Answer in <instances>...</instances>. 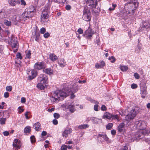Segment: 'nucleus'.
<instances>
[{"mask_svg": "<svg viewBox=\"0 0 150 150\" xmlns=\"http://www.w3.org/2000/svg\"><path fill=\"white\" fill-rule=\"evenodd\" d=\"M95 66L96 68L97 69H99L102 68V67H101V66L100 65V64L98 63H96V64Z\"/></svg>", "mask_w": 150, "mask_h": 150, "instance_id": "nucleus-50", "label": "nucleus"}, {"mask_svg": "<svg viewBox=\"0 0 150 150\" xmlns=\"http://www.w3.org/2000/svg\"><path fill=\"white\" fill-rule=\"evenodd\" d=\"M124 126L125 124L123 123L119 124L117 128L118 132L120 133H124L125 132Z\"/></svg>", "mask_w": 150, "mask_h": 150, "instance_id": "nucleus-11", "label": "nucleus"}, {"mask_svg": "<svg viewBox=\"0 0 150 150\" xmlns=\"http://www.w3.org/2000/svg\"><path fill=\"white\" fill-rule=\"evenodd\" d=\"M47 78L46 75L41 74L38 77V82L47 83Z\"/></svg>", "mask_w": 150, "mask_h": 150, "instance_id": "nucleus-9", "label": "nucleus"}, {"mask_svg": "<svg viewBox=\"0 0 150 150\" xmlns=\"http://www.w3.org/2000/svg\"><path fill=\"white\" fill-rule=\"evenodd\" d=\"M40 33L41 34H43L46 32V29L45 28H42L40 30Z\"/></svg>", "mask_w": 150, "mask_h": 150, "instance_id": "nucleus-44", "label": "nucleus"}, {"mask_svg": "<svg viewBox=\"0 0 150 150\" xmlns=\"http://www.w3.org/2000/svg\"><path fill=\"white\" fill-rule=\"evenodd\" d=\"M74 106L73 105H69L68 107V109L69 110V111L71 112V113H73L74 111Z\"/></svg>", "mask_w": 150, "mask_h": 150, "instance_id": "nucleus-27", "label": "nucleus"}, {"mask_svg": "<svg viewBox=\"0 0 150 150\" xmlns=\"http://www.w3.org/2000/svg\"><path fill=\"white\" fill-rule=\"evenodd\" d=\"M138 110L137 108H132L129 113L125 117V120L128 122L133 120L136 116V114L138 113Z\"/></svg>", "mask_w": 150, "mask_h": 150, "instance_id": "nucleus-3", "label": "nucleus"}, {"mask_svg": "<svg viewBox=\"0 0 150 150\" xmlns=\"http://www.w3.org/2000/svg\"><path fill=\"white\" fill-rule=\"evenodd\" d=\"M112 119L115 120L117 119L118 121H119V116L118 115H112Z\"/></svg>", "mask_w": 150, "mask_h": 150, "instance_id": "nucleus-34", "label": "nucleus"}, {"mask_svg": "<svg viewBox=\"0 0 150 150\" xmlns=\"http://www.w3.org/2000/svg\"><path fill=\"white\" fill-rule=\"evenodd\" d=\"M16 56L17 59H22V57L21 55V54L19 52H18L16 54Z\"/></svg>", "mask_w": 150, "mask_h": 150, "instance_id": "nucleus-43", "label": "nucleus"}, {"mask_svg": "<svg viewBox=\"0 0 150 150\" xmlns=\"http://www.w3.org/2000/svg\"><path fill=\"white\" fill-rule=\"evenodd\" d=\"M134 76L135 78L136 79H139V74L137 73H135L134 74Z\"/></svg>", "mask_w": 150, "mask_h": 150, "instance_id": "nucleus-54", "label": "nucleus"}, {"mask_svg": "<svg viewBox=\"0 0 150 150\" xmlns=\"http://www.w3.org/2000/svg\"><path fill=\"white\" fill-rule=\"evenodd\" d=\"M71 90L68 87L65 86L62 90L55 91L54 93V96L52 98L55 100V101H61L67 96L71 94Z\"/></svg>", "mask_w": 150, "mask_h": 150, "instance_id": "nucleus-1", "label": "nucleus"}, {"mask_svg": "<svg viewBox=\"0 0 150 150\" xmlns=\"http://www.w3.org/2000/svg\"><path fill=\"white\" fill-rule=\"evenodd\" d=\"M75 85L76 86L74 88V86H73V88L74 89V90L75 92H76L77 91H78V85H76V84H75Z\"/></svg>", "mask_w": 150, "mask_h": 150, "instance_id": "nucleus-56", "label": "nucleus"}, {"mask_svg": "<svg viewBox=\"0 0 150 150\" xmlns=\"http://www.w3.org/2000/svg\"><path fill=\"white\" fill-rule=\"evenodd\" d=\"M50 35V34L48 32L45 33L43 35L44 37L45 38H48Z\"/></svg>", "mask_w": 150, "mask_h": 150, "instance_id": "nucleus-51", "label": "nucleus"}, {"mask_svg": "<svg viewBox=\"0 0 150 150\" xmlns=\"http://www.w3.org/2000/svg\"><path fill=\"white\" fill-rule=\"evenodd\" d=\"M49 58L53 62L56 61L58 59L57 56L54 54L52 53L50 54Z\"/></svg>", "mask_w": 150, "mask_h": 150, "instance_id": "nucleus-20", "label": "nucleus"}, {"mask_svg": "<svg viewBox=\"0 0 150 150\" xmlns=\"http://www.w3.org/2000/svg\"><path fill=\"white\" fill-rule=\"evenodd\" d=\"M53 123L55 125H56L58 124V122L57 120L54 119L52 121Z\"/></svg>", "mask_w": 150, "mask_h": 150, "instance_id": "nucleus-60", "label": "nucleus"}, {"mask_svg": "<svg viewBox=\"0 0 150 150\" xmlns=\"http://www.w3.org/2000/svg\"><path fill=\"white\" fill-rule=\"evenodd\" d=\"M31 142L32 143H33L35 142V138L34 136H32L30 137Z\"/></svg>", "mask_w": 150, "mask_h": 150, "instance_id": "nucleus-41", "label": "nucleus"}, {"mask_svg": "<svg viewBox=\"0 0 150 150\" xmlns=\"http://www.w3.org/2000/svg\"><path fill=\"white\" fill-rule=\"evenodd\" d=\"M18 109L19 110L18 112L19 114H20L22 112H23L24 110V109H22L21 108V106H19L18 108Z\"/></svg>", "mask_w": 150, "mask_h": 150, "instance_id": "nucleus-52", "label": "nucleus"}, {"mask_svg": "<svg viewBox=\"0 0 150 150\" xmlns=\"http://www.w3.org/2000/svg\"><path fill=\"white\" fill-rule=\"evenodd\" d=\"M33 127L36 131H38L41 129V124L39 122L35 123L33 125Z\"/></svg>", "mask_w": 150, "mask_h": 150, "instance_id": "nucleus-18", "label": "nucleus"}, {"mask_svg": "<svg viewBox=\"0 0 150 150\" xmlns=\"http://www.w3.org/2000/svg\"><path fill=\"white\" fill-rule=\"evenodd\" d=\"M40 36V34L39 33L35 32V34L34 36V38L35 41L38 42L39 41Z\"/></svg>", "mask_w": 150, "mask_h": 150, "instance_id": "nucleus-23", "label": "nucleus"}, {"mask_svg": "<svg viewBox=\"0 0 150 150\" xmlns=\"http://www.w3.org/2000/svg\"><path fill=\"white\" fill-rule=\"evenodd\" d=\"M45 84V83H42L39 82L37 85V86L41 90L44 89L45 88V86L43 85V84Z\"/></svg>", "mask_w": 150, "mask_h": 150, "instance_id": "nucleus-29", "label": "nucleus"}, {"mask_svg": "<svg viewBox=\"0 0 150 150\" xmlns=\"http://www.w3.org/2000/svg\"><path fill=\"white\" fill-rule=\"evenodd\" d=\"M89 127V126L88 124H84L83 125H79L78 127V128L79 129H83L87 128Z\"/></svg>", "mask_w": 150, "mask_h": 150, "instance_id": "nucleus-28", "label": "nucleus"}, {"mask_svg": "<svg viewBox=\"0 0 150 150\" xmlns=\"http://www.w3.org/2000/svg\"><path fill=\"white\" fill-rule=\"evenodd\" d=\"M91 15L90 9L87 6H85L83 11L82 18L83 19L87 21H90L91 19Z\"/></svg>", "mask_w": 150, "mask_h": 150, "instance_id": "nucleus-4", "label": "nucleus"}, {"mask_svg": "<svg viewBox=\"0 0 150 150\" xmlns=\"http://www.w3.org/2000/svg\"><path fill=\"white\" fill-rule=\"evenodd\" d=\"M7 17V14L6 12L0 10V19H2Z\"/></svg>", "mask_w": 150, "mask_h": 150, "instance_id": "nucleus-19", "label": "nucleus"}, {"mask_svg": "<svg viewBox=\"0 0 150 150\" xmlns=\"http://www.w3.org/2000/svg\"><path fill=\"white\" fill-rule=\"evenodd\" d=\"M67 146L66 145H63L61 147V150H67Z\"/></svg>", "mask_w": 150, "mask_h": 150, "instance_id": "nucleus-53", "label": "nucleus"}, {"mask_svg": "<svg viewBox=\"0 0 150 150\" xmlns=\"http://www.w3.org/2000/svg\"><path fill=\"white\" fill-rule=\"evenodd\" d=\"M25 11L26 13L27 14L28 16V17H29V18L33 17L35 14L33 12H30V11H27V10L25 9Z\"/></svg>", "mask_w": 150, "mask_h": 150, "instance_id": "nucleus-24", "label": "nucleus"}, {"mask_svg": "<svg viewBox=\"0 0 150 150\" xmlns=\"http://www.w3.org/2000/svg\"><path fill=\"white\" fill-rule=\"evenodd\" d=\"M54 117L56 119H58L60 117L59 115L57 113H55L54 114Z\"/></svg>", "mask_w": 150, "mask_h": 150, "instance_id": "nucleus-49", "label": "nucleus"}, {"mask_svg": "<svg viewBox=\"0 0 150 150\" xmlns=\"http://www.w3.org/2000/svg\"><path fill=\"white\" fill-rule=\"evenodd\" d=\"M43 71L44 73H46L49 75L53 74V70L51 68L45 69H43Z\"/></svg>", "mask_w": 150, "mask_h": 150, "instance_id": "nucleus-14", "label": "nucleus"}, {"mask_svg": "<svg viewBox=\"0 0 150 150\" xmlns=\"http://www.w3.org/2000/svg\"><path fill=\"white\" fill-rule=\"evenodd\" d=\"M98 105H94V110L96 111H98Z\"/></svg>", "mask_w": 150, "mask_h": 150, "instance_id": "nucleus-57", "label": "nucleus"}, {"mask_svg": "<svg viewBox=\"0 0 150 150\" xmlns=\"http://www.w3.org/2000/svg\"><path fill=\"white\" fill-rule=\"evenodd\" d=\"M47 134V132L45 131H43L42 132L41 135L42 136H45Z\"/></svg>", "mask_w": 150, "mask_h": 150, "instance_id": "nucleus-63", "label": "nucleus"}, {"mask_svg": "<svg viewBox=\"0 0 150 150\" xmlns=\"http://www.w3.org/2000/svg\"><path fill=\"white\" fill-rule=\"evenodd\" d=\"M31 75L29 76L28 77V79L31 80L34 79L36 77L37 75V73L36 71L34 70H32L31 71Z\"/></svg>", "mask_w": 150, "mask_h": 150, "instance_id": "nucleus-16", "label": "nucleus"}, {"mask_svg": "<svg viewBox=\"0 0 150 150\" xmlns=\"http://www.w3.org/2000/svg\"><path fill=\"white\" fill-rule=\"evenodd\" d=\"M98 119L97 118L94 117H93L91 119L92 121L95 124L97 123L98 122Z\"/></svg>", "mask_w": 150, "mask_h": 150, "instance_id": "nucleus-38", "label": "nucleus"}, {"mask_svg": "<svg viewBox=\"0 0 150 150\" xmlns=\"http://www.w3.org/2000/svg\"><path fill=\"white\" fill-rule=\"evenodd\" d=\"M141 92L142 94V97L143 98H145L147 94L146 91V87L145 86H142L141 88Z\"/></svg>", "mask_w": 150, "mask_h": 150, "instance_id": "nucleus-13", "label": "nucleus"}, {"mask_svg": "<svg viewBox=\"0 0 150 150\" xmlns=\"http://www.w3.org/2000/svg\"><path fill=\"white\" fill-rule=\"evenodd\" d=\"M131 87L132 89H134L137 88V86L136 84L133 83L131 85Z\"/></svg>", "mask_w": 150, "mask_h": 150, "instance_id": "nucleus-47", "label": "nucleus"}, {"mask_svg": "<svg viewBox=\"0 0 150 150\" xmlns=\"http://www.w3.org/2000/svg\"><path fill=\"white\" fill-rule=\"evenodd\" d=\"M135 126L138 129L145 130L146 126V123L144 121H137L135 122Z\"/></svg>", "mask_w": 150, "mask_h": 150, "instance_id": "nucleus-6", "label": "nucleus"}, {"mask_svg": "<svg viewBox=\"0 0 150 150\" xmlns=\"http://www.w3.org/2000/svg\"><path fill=\"white\" fill-rule=\"evenodd\" d=\"M148 23L147 22L144 21L143 22V25H142V27L144 28H147L149 27V26L148 25Z\"/></svg>", "mask_w": 150, "mask_h": 150, "instance_id": "nucleus-32", "label": "nucleus"}, {"mask_svg": "<svg viewBox=\"0 0 150 150\" xmlns=\"http://www.w3.org/2000/svg\"><path fill=\"white\" fill-rule=\"evenodd\" d=\"M77 32L79 34H81L83 33V30L81 28H79L77 30Z\"/></svg>", "mask_w": 150, "mask_h": 150, "instance_id": "nucleus-46", "label": "nucleus"}, {"mask_svg": "<svg viewBox=\"0 0 150 150\" xmlns=\"http://www.w3.org/2000/svg\"><path fill=\"white\" fill-rule=\"evenodd\" d=\"M120 114L122 116L126 115V112L124 110L121 109L120 112H119Z\"/></svg>", "mask_w": 150, "mask_h": 150, "instance_id": "nucleus-40", "label": "nucleus"}, {"mask_svg": "<svg viewBox=\"0 0 150 150\" xmlns=\"http://www.w3.org/2000/svg\"><path fill=\"white\" fill-rule=\"evenodd\" d=\"M138 132L135 134L136 138H140L141 137H143L144 136L148 135L150 133V131L146 129L145 130L139 129Z\"/></svg>", "mask_w": 150, "mask_h": 150, "instance_id": "nucleus-7", "label": "nucleus"}, {"mask_svg": "<svg viewBox=\"0 0 150 150\" xmlns=\"http://www.w3.org/2000/svg\"><path fill=\"white\" fill-rule=\"evenodd\" d=\"M94 34V31L89 27L83 33V36L88 40H91L93 35Z\"/></svg>", "mask_w": 150, "mask_h": 150, "instance_id": "nucleus-5", "label": "nucleus"}, {"mask_svg": "<svg viewBox=\"0 0 150 150\" xmlns=\"http://www.w3.org/2000/svg\"><path fill=\"white\" fill-rule=\"evenodd\" d=\"M3 134L5 136H8L9 134V133L8 131H5L3 132Z\"/></svg>", "mask_w": 150, "mask_h": 150, "instance_id": "nucleus-61", "label": "nucleus"}, {"mask_svg": "<svg viewBox=\"0 0 150 150\" xmlns=\"http://www.w3.org/2000/svg\"><path fill=\"white\" fill-rule=\"evenodd\" d=\"M113 124L112 123H109L107 125L106 128L107 129H110L113 126Z\"/></svg>", "mask_w": 150, "mask_h": 150, "instance_id": "nucleus-33", "label": "nucleus"}, {"mask_svg": "<svg viewBox=\"0 0 150 150\" xmlns=\"http://www.w3.org/2000/svg\"><path fill=\"white\" fill-rule=\"evenodd\" d=\"M29 113L28 111L26 112L25 114V116L26 118L27 119H29V117L28 116V115Z\"/></svg>", "mask_w": 150, "mask_h": 150, "instance_id": "nucleus-62", "label": "nucleus"}, {"mask_svg": "<svg viewBox=\"0 0 150 150\" xmlns=\"http://www.w3.org/2000/svg\"><path fill=\"white\" fill-rule=\"evenodd\" d=\"M31 51L30 50L26 52L25 58L30 59L31 58Z\"/></svg>", "mask_w": 150, "mask_h": 150, "instance_id": "nucleus-30", "label": "nucleus"}, {"mask_svg": "<svg viewBox=\"0 0 150 150\" xmlns=\"http://www.w3.org/2000/svg\"><path fill=\"white\" fill-rule=\"evenodd\" d=\"M4 33L6 35V37H8V38L9 39V35L10 34V31L8 30H5L4 32Z\"/></svg>", "mask_w": 150, "mask_h": 150, "instance_id": "nucleus-35", "label": "nucleus"}, {"mask_svg": "<svg viewBox=\"0 0 150 150\" xmlns=\"http://www.w3.org/2000/svg\"><path fill=\"white\" fill-rule=\"evenodd\" d=\"M49 15L47 13H42L41 16V21L42 23H44L47 21V19L48 18Z\"/></svg>", "mask_w": 150, "mask_h": 150, "instance_id": "nucleus-12", "label": "nucleus"}, {"mask_svg": "<svg viewBox=\"0 0 150 150\" xmlns=\"http://www.w3.org/2000/svg\"><path fill=\"white\" fill-rule=\"evenodd\" d=\"M65 60L64 59H61L59 62V64L60 67H64L65 65V62H64Z\"/></svg>", "mask_w": 150, "mask_h": 150, "instance_id": "nucleus-25", "label": "nucleus"}, {"mask_svg": "<svg viewBox=\"0 0 150 150\" xmlns=\"http://www.w3.org/2000/svg\"><path fill=\"white\" fill-rule=\"evenodd\" d=\"M25 12L24 11L22 14L20 16V18L21 20L25 21L29 18Z\"/></svg>", "mask_w": 150, "mask_h": 150, "instance_id": "nucleus-15", "label": "nucleus"}, {"mask_svg": "<svg viewBox=\"0 0 150 150\" xmlns=\"http://www.w3.org/2000/svg\"><path fill=\"white\" fill-rule=\"evenodd\" d=\"M26 9L27 10V11H31L30 12H33L34 14L35 13L36 11V9L35 8L34 6H30L29 8Z\"/></svg>", "mask_w": 150, "mask_h": 150, "instance_id": "nucleus-21", "label": "nucleus"}, {"mask_svg": "<svg viewBox=\"0 0 150 150\" xmlns=\"http://www.w3.org/2000/svg\"><path fill=\"white\" fill-rule=\"evenodd\" d=\"M120 69L122 71H126L128 69V67L126 66H121Z\"/></svg>", "mask_w": 150, "mask_h": 150, "instance_id": "nucleus-31", "label": "nucleus"}, {"mask_svg": "<svg viewBox=\"0 0 150 150\" xmlns=\"http://www.w3.org/2000/svg\"><path fill=\"white\" fill-rule=\"evenodd\" d=\"M8 3L12 6H15L16 5L14 0H8Z\"/></svg>", "mask_w": 150, "mask_h": 150, "instance_id": "nucleus-37", "label": "nucleus"}, {"mask_svg": "<svg viewBox=\"0 0 150 150\" xmlns=\"http://www.w3.org/2000/svg\"><path fill=\"white\" fill-rule=\"evenodd\" d=\"M112 117V114L108 112H106L103 115V118H106L108 119H110Z\"/></svg>", "mask_w": 150, "mask_h": 150, "instance_id": "nucleus-22", "label": "nucleus"}, {"mask_svg": "<svg viewBox=\"0 0 150 150\" xmlns=\"http://www.w3.org/2000/svg\"><path fill=\"white\" fill-rule=\"evenodd\" d=\"M120 150H128V148L127 146H125L122 148Z\"/></svg>", "mask_w": 150, "mask_h": 150, "instance_id": "nucleus-64", "label": "nucleus"}, {"mask_svg": "<svg viewBox=\"0 0 150 150\" xmlns=\"http://www.w3.org/2000/svg\"><path fill=\"white\" fill-rule=\"evenodd\" d=\"M72 131V129L71 128H70L68 129H65L62 133V136L65 137H68V134L71 132Z\"/></svg>", "mask_w": 150, "mask_h": 150, "instance_id": "nucleus-17", "label": "nucleus"}, {"mask_svg": "<svg viewBox=\"0 0 150 150\" xmlns=\"http://www.w3.org/2000/svg\"><path fill=\"white\" fill-rule=\"evenodd\" d=\"M109 59L111 60V62L112 63L114 62L115 61V57L113 56L110 57L109 58Z\"/></svg>", "mask_w": 150, "mask_h": 150, "instance_id": "nucleus-42", "label": "nucleus"}, {"mask_svg": "<svg viewBox=\"0 0 150 150\" xmlns=\"http://www.w3.org/2000/svg\"><path fill=\"white\" fill-rule=\"evenodd\" d=\"M71 6L69 5H67L65 6V8L67 10H70L71 9Z\"/></svg>", "mask_w": 150, "mask_h": 150, "instance_id": "nucleus-58", "label": "nucleus"}, {"mask_svg": "<svg viewBox=\"0 0 150 150\" xmlns=\"http://www.w3.org/2000/svg\"><path fill=\"white\" fill-rule=\"evenodd\" d=\"M9 43L12 47L13 52H16L18 50L19 45L17 38L12 35L11 37L10 41L9 42Z\"/></svg>", "mask_w": 150, "mask_h": 150, "instance_id": "nucleus-2", "label": "nucleus"}, {"mask_svg": "<svg viewBox=\"0 0 150 150\" xmlns=\"http://www.w3.org/2000/svg\"><path fill=\"white\" fill-rule=\"evenodd\" d=\"M24 131L25 133H29L31 131V127L29 126H26L24 128Z\"/></svg>", "mask_w": 150, "mask_h": 150, "instance_id": "nucleus-26", "label": "nucleus"}, {"mask_svg": "<svg viewBox=\"0 0 150 150\" xmlns=\"http://www.w3.org/2000/svg\"><path fill=\"white\" fill-rule=\"evenodd\" d=\"M95 8L93 10V11L95 13H98L100 12V9L98 7V8Z\"/></svg>", "mask_w": 150, "mask_h": 150, "instance_id": "nucleus-48", "label": "nucleus"}, {"mask_svg": "<svg viewBox=\"0 0 150 150\" xmlns=\"http://www.w3.org/2000/svg\"><path fill=\"white\" fill-rule=\"evenodd\" d=\"M4 24L7 26H10L11 25V23L10 21H9L7 20H5Z\"/></svg>", "mask_w": 150, "mask_h": 150, "instance_id": "nucleus-36", "label": "nucleus"}, {"mask_svg": "<svg viewBox=\"0 0 150 150\" xmlns=\"http://www.w3.org/2000/svg\"><path fill=\"white\" fill-rule=\"evenodd\" d=\"M86 4L92 8L96 7L97 5V0H85Z\"/></svg>", "mask_w": 150, "mask_h": 150, "instance_id": "nucleus-10", "label": "nucleus"}, {"mask_svg": "<svg viewBox=\"0 0 150 150\" xmlns=\"http://www.w3.org/2000/svg\"><path fill=\"white\" fill-rule=\"evenodd\" d=\"M101 109L102 110L104 111L106 110L107 108L105 105H103L101 106Z\"/></svg>", "mask_w": 150, "mask_h": 150, "instance_id": "nucleus-55", "label": "nucleus"}, {"mask_svg": "<svg viewBox=\"0 0 150 150\" xmlns=\"http://www.w3.org/2000/svg\"><path fill=\"white\" fill-rule=\"evenodd\" d=\"M46 67L45 63L44 62H38L36 63L34 66L35 69L40 70L42 69H44Z\"/></svg>", "mask_w": 150, "mask_h": 150, "instance_id": "nucleus-8", "label": "nucleus"}, {"mask_svg": "<svg viewBox=\"0 0 150 150\" xmlns=\"http://www.w3.org/2000/svg\"><path fill=\"white\" fill-rule=\"evenodd\" d=\"M6 120V118H1L0 120V124L1 125H4L5 124Z\"/></svg>", "mask_w": 150, "mask_h": 150, "instance_id": "nucleus-39", "label": "nucleus"}, {"mask_svg": "<svg viewBox=\"0 0 150 150\" xmlns=\"http://www.w3.org/2000/svg\"><path fill=\"white\" fill-rule=\"evenodd\" d=\"M4 96L5 98H7L9 97V93L8 92H5L4 93Z\"/></svg>", "mask_w": 150, "mask_h": 150, "instance_id": "nucleus-59", "label": "nucleus"}, {"mask_svg": "<svg viewBox=\"0 0 150 150\" xmlns=\"http://www.w3.org/2000/svg\"><path fill=\"white\" fill-rule=\"evenodd\" d=\"M6 90L8 91H11L12 90V87L11 86H8L6 87Z\"/></svg>", "mask_w": 150, "mask_h": 150, "instance_id": "nucleus-45", "label": "nucleus"}]
</instances>
